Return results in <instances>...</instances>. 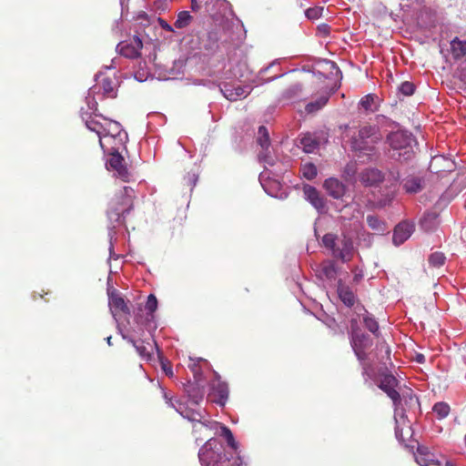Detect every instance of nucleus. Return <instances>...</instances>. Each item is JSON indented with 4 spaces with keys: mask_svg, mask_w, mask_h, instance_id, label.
<instances>
[{
    "mask_svg": "<svg viewBox=\"0 0 466 466\" xmlns=\"http://www.w3.org/2000/svg\"><path fill=\"white\" fill-rule=\"evenodd\" d=\"M198 458L202 466H243L241 458H229L223 443L215 438L207 441L199 449Z\"/></svg>",
    "mask_w": 466,
    "mask_h": 466,
    "instance_id": "obj_1",
    "label": "nucleus"
},
{
    "mask_svg": "<svg viewBox=\"0 0 466 466\" xmlns=\"http://www.w3.org/2000/svg\"><path fill=\"white\" fill-rule=\"evenodd\" d=\"M414 231V224L407 221L400 222L395 227L392 241L395 246L403 244Z\"/></svg>",
    "mask_w": 466,
    "mask_h": 466,
    "instance_id": "obj_15",
    "label": "nucleus"
},
{
    "mask_svg": "<svg viewBox=\"0 0 466 466\" xmlns=\"http://www.w3.org/2000/svg\"><path fill=\"white\" fill-rule=\"evenodd\" d=\"M350 343L352 350H369L373 345L371 338L363 331L350 334Z\"/></svg>",
    "mask_w": 466,
    "mask_h": 466,
    "instance_id": "obj_26",
    "label": "nucleus"
},
{
    "mask_svg": "<svg viewBox=\"0 0 466 466\" xmlns=\"http://www.w3.org/2000/svg\"><path fill=\"white\" fill-rule=\"evenodd\" d=\"M130 344L134 346L137 354L142 360H151L153 359L154 350H157L159 354V350L156 341L153 339H135L133 338L124 337Z\"/></svg>",
    "mask_w": 466,
    "mask_h": 466,
    "instance_id": "obj_11",
    "label": "nucleus"
},
{
    "mask_svg": "<svg viewBox=\"0 0 466 466\" xmlns=\"http://www.w3.org/2000/svg\"><path fill=\"white\" fill-rule=\"evenodd\" d=\"M345 174L347 177H354L356 174V167L354 164H349L345 167Z\"/></svg>",
    "mask_w": 466,
    "mask_h": 466,
    "instance_id": "obj_57",
    "label": "nucleus"
},
{
    "mask_svg": "<svg viewBox=\"0 0 466 466\" xmlns=\"http://www.w3.org/2000/svg\"><path fill=\"white\" fill-rule=\"evenodd\" d=\"M354 254V246L351 238L343 237L339 245L334 249L333 256L341 259L343 262L350 261Z\"/></svg>",
    "mask_w": 466,
    "mask_h": 466,
    "instance_id": "obj_16",
    "label": "nucleus"
},
{
    "mask_svg": "<svg viewBox=\"0 0 466 466\" xmlns=\"http://www.w3.org/2000/svg\"><path fill=\"white\" fill-rule=\"evenodd\" d=\"M324 8L322 6H314L305 9L304 13L308 19L315 20L322 15Z\"/></svg>",
    "mask_w": 466,
    "mask_h": 466,
    "instance_id": "obj_46",
    "label": "nucleus"
},
{
    "mask_svg": "<svg viewBox=\"0 0 466 466\" xmlns=\"http://www.w3.org/2000/svg\"><path fill=\"white\" fill-rule=\"evenodd\" d=\"M329 25H326V24H322L319 26V30L323 33V34H328L329 33Z\"/></svg>",
    "mask_w": 466,
    "mask_h": 466,
    "instance_id": "obj_62",
    "label": "nucleus"
},
{
    "mask_svg": "<svg viewBox=\"0 0 466 466\" xmlns=\"http://www.w3.org/2000/svg\"><path fill=\"white\" fill-rule=\"evenodd\" d=\"M319 146V139L313 133H304L299 137V145L298 147H301L302 150L306 153L314 152Z\"/></svg>",
    "mask_w": 466,
    "mask_h": 466,
    "instance_id": "obj_28",
    "label": "nucleus"
},
{
    "mask_svg": "<svg viewBox=\"0 0 466 466\" xmlns=\"http://www.w3.org/2000/svg\"><path fill=\"white\" fill-rule=\"evenodd\" d=\"M451 48L455 58H461L466 55V39L461 40L455 37L451 41Z\"/></svg>",
    "mask_w": 466,
    "mask_h": 466,
    "instance_id": "obj_33",
    "label": "nucleus"
},
{
    "mask_svg": "<svg viewBox=\"0 0 466 466\" xmlns=\"http://www.w3.org/2000/svg\"><path fill=\"white\" fill-rule=\"evenodd\" d=\"M203 361V360H195L190 359V363L188 364V368L192 371L194 378L197 381H200L202 380V370L199 366L198 362Z\"/></svg>",
    "mask_w": 466,
    "mask_h": 466,
    "instance_id": "obj_44",
    "label": "nucleus"
},
{
    "mask_svg": "<svg viewBox=\"0 0 466 466\" xmlns=\"http://www.w3.org/2000/svg\"><path fill=\"white\" fill-rule=\"evenodd\" d=\"M83 119L85 120L86 127L90 130L95 132L98 137L99 142L101 139L103 140V137L105 135V128H106V118L102 117V116L95 115L94 116H89L86 118L83 116Z\"/></svg>",
    "mask_w": 466,
    "mask_h": 466,
    "instance_id": "obj_22",
    "label": "nucleus"
},
{
    "mask_svg": "<svg viewBox=\"0 0 466 466\" xmlns=\"http://www.w3.org/2000/svg\"><path fill=\"white\" fill-rule=\"evenodd\" d=\"M165 399L167 400V403L176 409L179 413L183 414L181 411V404L178 403V407L173 402L172 398H169L167 393H165Z\"/></svg>",
    "mask_w": 466,
    "mask_h": 466,
    "instance_id": "obj_58",
    "label": "nucleus"
},
{
    "mask_svg": "<svg viewBox=\"0 0 466 466\" xmlns=\"http://www.w3.org/2000/svg\"><path fill=\"white\" fill-rule=\"evenodd\" d=\"M142 48L143 42L137 35H133L131 38L121 41L116 46L121 56L131 59L139 57Z\"/></svg>",
    "mask_w": 466,
    "mask_h": 466,
    "instance_id": "obj_12",
    "label": "nucleus"
},
{
    "mask_svg": "<svg viewBox=\"0 0 466 466\" xmlns=\"http://www.w3.org/2000/svg\"><path fill=\"white\" fill-rule=\"evenodd\" d=\"M450 410V406L443 401L437 402L432 407V411L436 415L438 420H442L446 418L449 415Z\"/></svg>",
    "mask_w": 466,
    "mask_h": 466,
    "instance_id": "obj_36",
    "label": "nucleus"
},
{
    "mask_svg": "<svg viewBox=\"0 0 466 466\" xmlns=\"http://www.w3.org/2000/svg\"><path fill=\"white\" fill-rule=\"evenodd\" d=\"M110 156L108 159L109 167L116 173V176L123 181L127 182L130 178V173L126 167L125 159L119 152L117 147H112L111 150H103Z\"/></svg>",
    "mask_w": 466,
    "mask_h": 466,
    "instance_id": "obj_9",
    "label": "nucleus"
},
{
    "mask_svg": "<svg viewBox=\"0 0 466 466\" xmlns=\"http://www.w3.org/2000/svg\"><path fill=\"white\" fill-rule=\"evenodd\" d=\"M362 331L358 324L357 319H350V335Z\"/></svg>",
    "mask_w": 466,
    "mask_h": 466,
    "instance_id": "obj_56",
    "label": "nucleus"
},
{
    "mask_svg": "<svg viewBox=\"0 0 466 466\" xmlns=\"http://www.w3.org/2000/svg\"><path fill=\"white\" fill-rule=\"evenodd\" d=\"M400 424H397L396 425V428H395V435H396V438L400 441H403V438H402V433H401V430L400 429Z\"/></svg>",
    "mask_w": 466,
    "mask_h": 466,
    "instance_id": "obj_61",
    "label": "nucleus"
},
{
    "mask_svg": "<svg viewBox=\"0 0 466 466\" xmlns=\"http://www.w3.org/2000/svg\"><path fill=\"white\" fill-rule=\"evenodd\" d=\"M355 311L359 317L362 316V323L365 328L375 337H379L380 334L379 323L373 315L369 313L362 306H357Z\"/></svg>",
    "mask_w": 466,
    "mask_h": 466,
    "instance_id": "obj_21",
    "label": "nucleus"
},
{
    "mask_svg": "<svg viewBox=\"0 0 466 466\" xmlns=\"http://www.w3.org/2000/svg\"><path fill=\"white\" fill-rule=\"evenodd\" d=\"M221 435L226 438L228 446L235 450L237 449V442L235 441L233 433L228 427L223 426L221 428Z\"/></svg>",
    "mask_w": 466,
    "mask_h": 466,
    "instance_id": "obj_50",
    "label": "nucleus"
},
{
    "mask_svg": "<svg viewBox=\"0 0 466 466\" xmlns=\"http://www.w3.org/2000/svg\"><path fill=\"white\" fill-rule=\"evenodd\" d=\"M216 380L210 384L211 393L214 396L212 401L220 405H224L228 397V388L226 382L220 380L219 376L216 373Z\"/></svg>",
    "mask_w": 466,
    "mask_h": 466,
    "instance_id": "obj_14",
    "label": "nucleus"
},
{
    "mask_svg": "<svg viewBox=\"0 0 466 466\" xmlns=\"http://www.w3.org/2000/svg\"><path fill=\"white\" fill-rule=\"evenodd\" d=\"M133 189L129 187H125L123 190L116 193L111 198L107 209V216L111 221L120 222L121 218H125L133 208V197L131 193Z\"/></svg>",
    "mask_w": 466,
    "mask_h": 466,
    "instance_id": "obj_5",
    "label": "nucleus"
},
{
    "mask_svg": "<svg viewBox=\"0 0 466 466\" xmlns=\"http://www.w3.org/2000/svg\"><path fill=\"white\" fill-rule=\"evenodd\" d=\"M377 350H384L385 356H382L381 359H380V361H383L384 359H390V350L389 346L385 342H380L376 346Z\"/></svg>",
    "mask_w": 466,
    "mask_h": 466,
    "instance_id": "obj_54",
    "label": "nucleus"
},
{
    "mask_svg": "<svg viewBox=\"0 0 466 466\" xmlns=\"http://www.w3.org/2000/svg\"><path fill=\"white\" fill-rule=\"evenodd\" d=\"M337 292L344 305L347 307H352L354 305L356 298L353 291L343 284L341 280H339Z\"/></svg>",
    "mask_w": 466,
    "mask_h": 466,
    "instance_id": "obj_29",
    "label": "nucleus"
},
{
    "mask_svg": "<svg viewBox=\"0 0 466 466\" xmlns=\"http://www.w3.org/2000/svg\"><path fill=\"white\" fill-rule=\"evenodd\" d=\"M323 187L327 193L335 199L341 198L346 193L345 185L339 179L329 177L324 181Z\"/></svg>",
    "mask_w": 466,
    "mask_h": 466,
    "instance_id": "obj_24",
    "label": "nucleus"
},
{
    "mask_svg": "<svg viewBox=\"0 0 466 466\" xmlns=\"http://www.w3.org/2000/svg\"><path fill=\"white\" fill-rule=\"evenodd\" d=\"M321 274L328 279H334L337 275V269L332 262H329L323 265L321 268Z\"/></svg>",
    "mask_w": 466,
    "mask_h": 466,
    "instance_id": "obj_45",
    "label": "nucleus"
},
{
    "mask_svg": "<svg viewBox=\"0 0 466 466\" xmlns=\"http://www.w3.org/2000/svg\"><path fill=\"white\" fill-rule=\"evenodd\" d=\"M158 22H159V25H160L161 28H163L167 32H173L174 31L173 27L170 25H168L167 22L165 21L164 19L159 18Z\"/></svg>",
    "mask_w": 466,
    "mask_h": 466,
    "instance_id": "obj_59",
    "label": "nucleus"
},
{
    "mask_svg": "<svg viewBox=\"0 0 466 466\" xmlns=\"http://www.w3.org/2000/svg\"><path fill=\"white\" fill-rule=\"evenodd\" d=\"M385 393L388 395L389 398L391 399L393 405H399L401 404L402 401L407 402V396L405 393H399L395 388L385 391Z\"/></svg>",
    "mask_w": 466,
    "mask_h": 466,
    "instance_id": "obj_43",
    "label": "nucleus"
},
{
    "mask_svg": "<svg viewBox=\"0 0 466 466\" xmlns=\"http://www.w3.org/2000/svg\"><path fill=\"white\" fill-rule=\"evenodd\" d=\"M352 350L362 368V376L370 378L373 370L371 364L368 362L370 358V354L367 352L368 350Z\"/></svg>",
    "mask_w": 466,
    "mask_h": 466,
    "instance_id": "obj_30",
    "label": "nucleus"
},
{
    "mask_svg": "<svg viewBox=\"0 0 466 466\" xmlns=\"http://www.w3.org/2000/svg\"><path fill=\"white\" fill-rule=\"evenodd\" d=\"M157 309V299L155 295L150 294L147 297V300L145 305V309L147 310V315L145 319H142L139 312H137L135 316V319L137 324L145 325L148 322L153 321L154 319V313Z\"/></svg>",
    "mask_w": 466,
    "mask_h": 466,
    "instance_id": "obj_25",
    "label": "nucleus"
},
{
    "mask_svg": "<svg viewBox=\"0 0 466 466\" xmlns=\"http://www.w3.org/2000/svg\"><path fill=\"white\" fill-rule=\"evenodd\" d=\"M216 0H191V9L193 12L202 15L210 14L214 10Z\"/></svg>",
    "mask_w": 466,
    "mask_h": 466,
    "instance_id": "obj_31",
    "label": "nucleus"
},
{
    "mask_svg": "<svg viewBox=\"0 0 466 466\" xmlns=\"http://www.w3.org/2000/svg\"><path fill=\"white\" fill-rule=\"evenodd\" d=\"M190 398L192 399V401L195 403V404H198L199 400H201L203 399V392L202 391H199L198 393L195 394V395H189Z\"/></svg>",
    "mask_w": 466,
    "mask_h": 466,
    "instance_id": "obj_60",
    "label": "nucleus"
},
{
    "mask_svg": "<svg viewBox=\"0 0 466 466\" xmlns=\"http://www.w3.org/2000/svg\"><path fill=\"white\" fill-rule=\"evenodd\" d=\"M367 223L371 229L380 234H382L387 230L385 222L380 220L377 216H367Z\"/></svg>",
    "mask_w": 466,
    "mask_h": 466,
    "instance_id": "obj_34",
    "label": "nucleus"
},
{
    "mask_svg": "<svg viewBox=\"0 0 466 466\" xmlns=\"http://www.w3.org/2000/svg\"><path fill=\"white\" fill-rule=\"evenodd\" d=\"M398 383L399 382L397 379L393 375L387 374L382 378L379 387L385 392L393 388H396Z\"/></svg>",
    "mask_w": 466,
    "mask_h": 466,
    "instance_id": "obj_37",
    "label": "nucleus"
},
{
    "mask_svg": "<svg viewBox=\"0 0 466 466\" xmlns=\"http://www.w3.org/2000/svg\"><path fill=\"white\" fill-rule=\"evenodd\" d=\"M376 122L378 125H380L381 127H390L395 125V122L391 121L390 119H389L388 117H386L383 115H378L376 116Z\"/></svg>",
    "mask_w": 466,
    "mask_h": 466,
    "instance_id": "obj_53",
    "label": "nucleus"
},
{
    "mask_svg": "<svg viewBox=\"0 0 466 466\" xmlns=\"http://www.w3.org/2000/svg\"><path fill=\"white\" fill-rule=\"evenodd\" d=\"M414 90L415 86L409 81H404L398 86V91L407 96H411L414 93Z\"/></svg>",
    "mask_w": 466,
    "mask_h": 466,
    "instance_id": "obj_49",
    "label": "nucleus"
},
{
    "mask_svg": "<svg viewBox=\"0 0 466 466\" xmlns=\"http://www.w3.org/2000/svg\"><path fill=\"white\" fill-rule=\"evenodd\" d=\"M326 78L321 70L298 71L297 75H293V97L310 94L323 86Z\"/></svg>",
    "mask_w": 466,
    "mask_h": 466,
    "instance_id": "obj_3",
    "label": "nucleus"
},
{
    "mask_svg": "<svg viewBox=\"0 0 466 466\" xmlns=\"http://www.w3.org/2000/svg\"><path fill=\"white\" fill-rule=\"evenodd\" d=\"M380 138L379 127L364 126L351 137L350 148L356 153L357 157H367L368 161H376L379 158L376 144Z\"/></svg>",
    "mask_w": 466,
    "mask_h": 466,
    "instance_id": "obj_2",
    "label": "nucleus"
},
{
    "mask_svg": "<svg viewBox=\"0 0 466 466\" xmlns=\"http://www.w3.org/2000/svg\"><path fill=\"white\" fill-rule=\"evenodd\" d=\"M377 96L373 94H368L360 99V106L366 111L375 112L377 110Z\"/></svg>",
    "mask_w": 466,
    "mask_h": 466,
    "instance_id": "obj_35",
    "label": "nucleus"
},
{
    "mask_svg": "<svg viewBox=\"0 0 466 466\" xmlns=\"http://www.w3.org/2000/svg\"><path fill=\"white\" fill-rule=\"evenodd\" d=\"M317 66H327L329 69H338L336 64L328 60H318L311 56L300 57L296 56L293 62V75H297L298 71H317L320 70Z\"/></svg>",
    "mask_w": 466,
    "mask_h": 466,
    "instance_id": "obj_8",
    "label": "nucleus"
},
{
    "mask_svg": "<svg viewBox=\"0 0 466 466\" xmlns=\"http://www.w3.org/2000/svg\"><path fill=\"white\" fill-rule=\"evenodd\" d=\"M273 187H274L272 189H268L264 186V188L268 192V194L271 195L272 197H275V198H278L280 199L288 198L289 193L282 189V186L279 182H277V181L273 182Z\"/></svg>",
    "mask_w": 466,
    "mask_h": 466,
    "instance_id": "obj_38",
    "label": "nucleus"
},
{
    "mask_svg": "<svg viewBox=\"0 0 466 466\" xmlns=\"http://www.w3.org/2000/svg\"><path fill=\"white\" fill-rule=\"evenodd\" d=\"M99 88L107 97L113 98L116 96L115 81L108 76L102 77L99 82Z\"/></svg>",
    "mask_w": 466,
    "mask_h": 466,
    "instance_id": "obj_32",
    "label": "nucleus"
},
{
    "mask_svg": "<svg viewBox=\"0 0 466 466\" xmlns=\"http://www.w3.org/2000/svg\"><path fill=\"white\" fill-rule=\"evenodd\" d=\"M429 264L434 268H440L444 265L446 257L441 252H434L429 257Z\"/></svg>",
    "mask_w": 466,
    "mask_h": 466,
    "instance_id": "obj_40",
    "label": "nucleus"
},
{
    "mask_svg": "<svg viewBox=\"0 0 466 466\" xmlns=\"http://www.w3.org/2000/svg\"><path fill=\"white\" fill-rule=\"evenodd\" d=\"M336 239V236L330 233L324 235V237L322 238L323 245L327 248H330L332 250V254H334V249H336L337 248Z\"/></svg>",
    "mask_w": 466,
    "mask_h": 466,
    "instance_id": "obj_48",
    "label": "nucleus"
},
{
    "mask_svg": "<svg viewBox=\"0 0 466 466\" xmlns=\"http://www.w3.org/2000/svg\"><path fill=\"white\" fill-rule=\"evenodd\" d=\"M201 418L200 414L197 413H193L192 417H190V420H199V419Z\"/></svg>",
    "mask_w": 466,
    "mask_h": 466,
    "instance_id": "obj_64",
    "label": "nucleus"
},
{
    "mask_svg": "<svg viewBox=\"0 0 466 466\" xmlns=\"http://www.w3.org/2000/svg\"><path fill=\"white\" fill-rule=\"evenodd\" d=\"M384 178L383 173L375 167H368L359 174V179L364 186H375Z\"/></svg>",
    "mask_w": 466,
    "mask_h": 466,
    "instance_id": "obj_18",
    "label": "nucleus"
},
{
    "mask_svg": "<svg viewBox=\"0 0 466 466\" xmlns=\"http://www.w3.org/2000/svg\"><path fill=\"white\" fill-rule=\"evenodd\" d=\"M406 418V409L404 405L402 403L399 405H394V420L396 421V424H404Z\"/></svg>",
    "mask_w": 466,
    "mask_h": 466,
    "instance_id": "obj_41",
    "label": "nucleus"
},
{
    "mask_svg": "<svg viewBox=\"0 0 466 466\" xmlns=\"http://www.w3.org/2000/svg\"><path fill=\"white\" fill-rule=\"evenodd\" d=\"M100 147L103 150H111V142L117 141L118 145H125L127 140V134L123 130L121 125L110 119L106 120V128Z\"/></svg>",
    "mask_w": 466,
    "mask_h": 466,
    "instance_id": "obj_7",
    "label": "nucleus"
},
{
    "mask_svg": "<svg viewBox=\"0 0 466 466\" xmlns=\"http://www.w3.org/2000/svg\"><path fill=\"white\" fill-rule=\"evenodd\" d=\"M415 459L418 464L421 466H441L443 461H445L444 458L437 459L426 447L418 448Z\"/></svg>",
    "mask_w": 466,
    "mask_h": 466,
    "instance_id": "obj_19",
    "label": "nucleus"
},
{
    "mask_svg": "<svg viewBox=\"0 0 466 466\" xmlns=\"http://www.w3.org/2000/svg\"><path fill=\"white\" fill-rule=\"evenodd\" d=\"M192 20V16L187 11H181L177 15V18L175 22V26L178 29L187 26Z\"/></svg>",
    "mask_w": 466,
    "mask_h": 466,
    "instance_id": "obj_39",
    "label": "nucleus"
},
{
    "mask_svg": "<svg viewBox=\"0 0 466 466\" xmlns=\"http://www.w3.org/2000/svg\"><path fill=\"white\" fill-rule=\"evenodd\" d=\"M439 215L435 211H426L420 219V228L426 231L431 232L439 226Z\"/></svg>",
    "mask_w": 466,
    "mask_h": 466,
    "instance_id": "obj_27",
    "label": "nucleus"
},
{
    "mask_svg": "<svg viewBox=\"0 0 466 466\" xmlns=\"http://www.w3.org/2000/svg\"><path fill=\"white\" fill-rule=\"evenodd\" d=\"M303 195L304 198L318 210L319 213H325L327 211L325 198L314 187L305 185L303 187Z\"/></svg>",
    "mask_w": 466,
    "mask_h": 466,
    "instance_id": "obj_13",
    "label": "nucleus"
},
{
    "mask_svg": "<svg viewBox=\"0 0 466 466\" xmlns=\"http://www.w3.org/2000/svg\"><path fill=\"white\" fill-rule=\"evenodd\" d=\"M249 86H242L240 85L225 84L221 88L225 97L230 101H237L242 97H246L250 93Z\"/></svg>",
    "mask_w": 466,
    "mask_h": 466,
    "instance_id": "obj_17",
    "label": "nucleus"
},
{
    "mask_svg": "<svg viewBox=\"0 0 466 466\" xmlns=\"http://www.w3.org/2000/svg\"><path fill=\"white\" fill-rule=\"evenodd\" d=\"M387 140L393 151V158L407 161L414 156L413 147L416 141L410 133L406 131L393 132L388 136Z\"/></svg>",
    "mask_w": 466,
    "mask_h": 466,
    "instance_id": "obj_4",
    "label": "nucleus"
},
{
    "mask_svg": "<svg viewBox=\"0 0 466 466\" xmlns=\"http://www.w3.org/2000/svg\"><path fill=\"white\" fill-rule=\"evenodd\" d=\"M257 141L261 147V150L258 153L259 161L264 164L273 166L275 160L270 150L269 134L266 127L260 126L258 127Z\"/></svg>",
    "mask_w": 466,
    "mask_h": 466,
    "instance_id": "obj_10",
    "label": "nucleus"
},
{
    "mask_svg": "<svg viewBox=\"0 0 466 466\" xmlns=\"http://www.w3.org/2000/svg\"><path fill=\"white\" fill-rule=\"evenodd\" d=\"M109 306L112 313L116 316L120 314L130 315V309L125 301V299L120 296L119 293L114 291L109 295L108 299Z\"/></svg>",
    "mask_w": 466,
    "mask_h": 466,
    "instance_id": "obj_23",
    "label": "nucleus"
},
{
    "mask_svg": "<svg viewBox=\"0 0 466 466\" xmlns=\"http://www.w3.org/2000/svg\"><path fill=\"white\" fill-rule=\"evenodd\" d=\"M407 396V402L402 401V404L405 406H414L419 405V400L412 394L411 390H407L404 392Z\"/></svg>",
    "mask_w": 466,
    "mask_h": 466,
    "instance_id": "obj_52",
    "label": "nucleus"
},
{
    "mask_svg": "<svg viewBox=\"0 0 466 466\" xmlns=\"http://www.w3.org/2000/svg\"><path fill=\"white\" fill-rule=\"evenodd\" d=\"M394 198V194H388L384 198H381L378 201V206L380 208H384L390 205Z\"/></svg>",
    "mask_w": 466,
    "mask_h": 466,
    "instance_id": "obj_55",
    "label": "nucleus"
},
{
    "mask_svg": "<svg viewBox=\"0 0 466 466\" xmlns=\"http://www.w3.org/2000/svg\"><path fill=\"white\" fill-rule=\"evenodd\" d=\"M160 364H161V368H162L163 371L165 372V374L167 377L172 378L174 376V373H173L171 363L167 360L161 359Z\"/></svg>",
    "mask_w": 466,
    "mask_h": 466,
    "instance_id": "obj_51",
    "label": "nucleus"
},
{
    "mask_svg": "<svg viewBox=\"0 0 466 466\" xmlns=\"http://www.w3.org/2000/svg\"><path fill=\"white\" fill-rule=\"evenodd\" d=\"M301 173L307 179H313L317 176V168L313 164H306L301 167Z\"/></svg>",
    "mask_w": 466,
    "mask_h": 466,
    "instance_id": "obj_47",
    "label": "nucleus"
},
{
    "mask_svg": "<svg viewBox=\"0 0 466 466\" xmlns=\"http://www.w3.org/2000/svg\"><path fill=\"white\" fill-rule=\"evenodd\" d=\"M402 187L408 194H417L425 187V180L417 175H409L402 181Z\"/></svg>",
    "mask_w": 466,
    "mask_h": 466,
    "instance_id": "obj_20",
    "label": "nucleus"
},
{
    "mask_svg": "<svg viewBox=\"0 0 466 466\" xmlns=\"http://www.w3.org/2000/svg\"><path fill=\"white\" fill-rule=\"evenodd\" d=\"M130 0H120L121 5L123 8H128V3Z\"/></svg>",
    "mask_w": 466,
    "mask_h": 466,
    "instance_id": "obj_63",
    "label": "nucleus"
},
{
    "mask_svg": "<svg viewBox=\"0 0 466 466\" xmlns=\"http://www.w3.org/2000/svg\"><path fill=\"white\" fill-rule=\"evenodd\" d=\"M385 393L388 395L389 398L391 399L393 405H399L401 404L402 401L407 402V396L405 393H399L395 388L385 391Z\"/></svg>",
    "mask_w": 466,
    "mask_h": 466,
    "instance_id": "obj_42",
    "label": "nucleus"
},
{
    "mask_svg": "<svg viewBox=\"0 0 466 466\" xmlns=\"http://www.w3.org/2000/svg\"><path fill=\"white\" fill-rule=\"evenodd\" d=\"M316 90L315 93L310 94V100L305 104L304 108L297 109L300 116H315L321 111L328 105L329 98L335 94L337 88L323 86Z\"/></svg>",
    "mask_w": 466,
    "mask_h": 466,
    "instance_id": "obj_6",
    "label": "nucleus"
}]
</instances>
